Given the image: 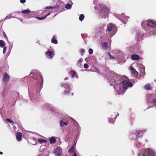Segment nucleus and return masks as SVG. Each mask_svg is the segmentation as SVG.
<instances>
[{"mask_svg": "<svg viewBox=\"0 0 156 156\" xmlns=\"http://www.w3.org/2000/svg\"><path fill=\"white\" fill-rule=\"evenodd\" d=\"M40 77L41 78V81L40 83V86L39 87L38 86H37L36 87L34 88V87L32 86L30 87H28L29 94L30 97V98L31 100L33 99L36 98V97L34 96L33 98L32 95L35 96V94L38 95L39 94V92L41 90L43 87V77L40 74Z\"/></svg>", "mask_w": 156, "mask_h": 156, "instance_id": "nucleus-2", "label": "nucleus"}, {"mask_svg": "<svg viewBox=\"0 0 156 156\" xmlns=\"http://www.w3.org/2000/svg\"><path fill=\"white\" fill-rule=\"evenodd\" d=\"M11 17H9L8 16H7L5 17V20H7V19H10V18Z\"/></svg>", "mask_w": 156, "mask_h": 156, "instance_id": "nucleus-53", "label": "nucleus"}, {"mask_svg": "<svg viewBox=\"0 0 156 156\" xmlns=\"http://www.w3.org/2000/svg\"><path fill=\"white\" fill-rule=\"evenodd\" d=\"M144 34L141 32H139L137 34V37L138 41H141L143 39Z\"/></svg>", "mask_w": 156, "mask_h": 156, "instance_id": "nucleus-16", "label": "nucleus"}, {"mask_svg": "<svg viewBox=\"0 0 156 156\" xmlns=\"http://www.w3.org/2000/svg\"><path fill=\"white\" fill-rule=\"evenodd\" d=\"M45 9H49V6H46L45 7Z\"/></svg>", "mask_w": 156, "mask_h": 156, "instance_id": "nucleus-57", "label": "nucleus"}, {"mask_svg": "<svg viewBox=\"0 0 156 156\" xmlns=\"http://www.w3.org/2000/svg\"><path fill=\"white\" fill-rule=\"evenodd\" d=\"M68 124L66 122H65L63 121L62 120H61L60 121V125L61 126H64V125L67 126Z\"/></svg>", "mask_w": 156, "mask_h": 156, "instance_id": "nucleus-25", "label": "nucleus"}, {"mask_svg": "<svg viewBox=\"0 0 156 156\" xmlns=\"http://www.w3.org/2000/svg\"><path fill=\"white\" fill-rule=\"evenodd\" d=\"M155 82L156 83V80H155Z\"/></svg>", "mask_w": 156, "mask_h": 156, "instance_id": "nucleus-64", "label": "nucleus"}, {"mask_svg": "<svg viewBox=\"0 0 156 156\" xmlns=\"http://www.w3.org/2000/svg\"><path fill=\"white\" fill-rule=\"evenodd\" d=\"M35 18L37 19L40 20H42L45 19V17L44 16L39 17L38 16L34 17Z\"/></svg>", "mask_w": 156, "mask_h": 156, "instance_id": "nucleus-37", "label": "nucleus"}, {"mask_svg": "<svg viewBox=\"0 0 156 156\" xmlns=\"http://www.w3.org/2000/svg\"><path fill=\"white\" fill-rule=\"evenodd\" d=\"M54 8V7L51 6H49V9H53Z\"/></svg>", "mask_w": 156, "mask_h": 156, "instance_id": "nucleus-56", "label": "nucleus"}, {"mask_svg": "<svg viewBox=\"0 0 156 156\" xmlns=\"http://www.w3.org/2000/svg\"><path fill=\"white\" fill-rule=\"evenodd\" d=\"M107 54L109 56V58L112 59H118V58L117 57H114L113 56L111 55L109 52H107Z\"/></svg>", "mask_w": 156, "mask_h": 156, "instance_id": "nucleus-30", "label": "nucleus"}, {"mask_svg": "<svg viewBox=\"0 0 156 156\" xmlns=\"http://www.w3.org/2000/svg\"><path fill=\"white\" fill-rule=\"evenodd\" d=\"M22 136V133L18 132L16 134V138L18 141H20L21 140Z\"/></svg>", "mask_w": 156, "mask_h": 156, "instance_id": "nucleus-18", "label": "nucleus"}, {"mask_svg": "<svg viewBox=\"0 0 156 156\" xmlns=\"http://www.w3.org/2000/svg\"><path fill=\"white\" fill-rule=\"evenodd\" d=\"M38 141L41 143H44L46 142V141L45 140L41 139H39L38 140Z\"/></svg>", "mask_w": 156, "mask_h": 156, "instance_id": "nucleus-36", "label": "nucleus"}, {"mask_svg": "<svg viewBox=\"0 0 156 156\" xmlns=\"http://www.w3.org/2000/svg\"><path fill=\"white\" fill-rule=\"evenodd\" d=\"M122 15L124 16V19L126 20H127L129 18V17L126 16L124 13L122 14Z\"/></svg>", "mask_w": 156, "mask_h": 156, "instance_id": "nucleus-42", "label": "nucleus"}, {"mask_svg": "<svg viewBox=\"0 0 156 156\" xmlns=\"http://www.w3.org/2000/svg\"><path fill=\"white\" fill-rule=\"evenodd\" d=\"M80 50L81 55L83 56L85 52V50L84 49H81Z\"/></svg>", "mask_w": 156, "mask_h": 156, "instance_id": "nucleus-38", "label": "nucleus"}, {"mask_svg": "<svg viewBox=\"0 0 156 156\" xmlns=\"http://www.w3.org/2000/svg\"><path fill=\"white\" fill-rule=\"evenodd\" d=\"M146 131L145 129L140 130L133 131L130 133L129 138L130 140H133L140 137Z\"/></svg>", "mask_w": 156, "mask_h": 156, "instance_id": "nucleus-4", "label": "nucleus"}, {"mask_svg": "<svg viewBox=\"0 0 156 156\" xmlns=\"http://www.w3.org/2000/svg\"><path fill=\"white\" fill-rule=\"evenodd\" d=\"M98 2V0H94L93 2V3L94 4H96Z\"/></svg>", "mask_w": 156, "mask_h": 156, "instance_id": "nucleus-52", "label": "nucleus"}, {"mask_svg": "<svg viewBox=\"0 0 156 156\" xmlns=\"http://www.w3.org/2000/svg\"><path fill=\"white\" fill-rule=\"evenodd\" d=\"M39 82L38 81V83L39 84Z\"/></svg>", "mask_w": 156, "mask_h": 156, "instance_id": "nucleus-62", "label": "nucleus"}, {"mask_svg": "<svg viewBox=\"0 0 156 156\" xmlns=\"http://www.w3.org/2000/svg\"><path fill=\"white\" fill-rule=\"evenodd\" d=\"M131 58L132 59L134 60H137L140 59L139 56L136 54H133L131 55Z\"/></svg>", "mask_w": 156, "mask_h": 156, "instance_id": "nucleus-17", "label": "nucleus"}, {"mask_svg": "<svg viewBox=\"0 0 156 156\" xmlns=\"http://www.w3.org/2000/svg\"><path fill=\"white\" fill-rule=\"evenodd\" d=\"M5 45V42L2 40H0V47L1 48L4 47Z\"/></svg>", "mask_w": 156, "mask_h": 156, "instance_id": "nucleus-28", "label": "nucleus"}, {"mask_svg": "<svg viewBox=\"0 0 156 156\" xmlns=\"http://www.w3.org/2000/svg\"><path fill=\"white\" fill-rule=\"evenodd\" d=\"M46 57L49 59H52L54 55V52L53 51H51L50 49H48L47 52H45Z\"/></svg>", "mask_w": 156, "mask_h": 156, "instance_id": "nucleus-8", "label": "nucleus"}, {"mask_svg": "<svg viewBox=\"0 0 156 156\" xmlns=\"http://www.w3.org/2000/svg\"><path fill=\"white\" fill-rule=\"evenodd\" d=\"M77 124L78 125V126L77 127V128L78 130L77 133H78L79 134H80L81 129L80 127L79 126L78 123H77Z\"/></svg>", "mask_w": 156, "mask_h": 156, "instance_id": "nucleus-35", "label": "nucleus"}, {"mask_svg": "<svg viewBox=\"0 0 156 156\" xmlns=\"http://www.w3.org/2000/svg\"><path fill=\"white\" fill-rule=\"evenodd\" d=\"M89 67V65L87 64L86 63L84 64V68L85 69H87Z\"/></svg>", "mask_w": 156, "mask_h": 156, "instance_id": "nucleus-44", "label": "nucleus"}, {"mask_svg": "<svg viewBox=\"0 0 156 156\" xmlns=\"http://www.w3.org/2000/svg\"><path fill=\"white\" fill-rule=\"evenodd\" d=\"M89 53L90 55H91L93 53V50L91 48H89L88 50Z\"/></svg>", "mask_w": 156, "mask_h": 156, "instance_id": "nucleus-43", "label": "nucleus"}, {"mask_svg": "<svg viewBox=\"0 0 156 156\" xmlns=\"http://www.w3.org/2000/svg\"><path fill=\"white\" fill-rule=\"evenodd\" d=\"M7 48L6 47H4L3 50V53L5 54V53Z\"/></svg>", "mask_w": 156, "mask_h": 156, "instance_id": "nucleus-48", "label": "nucleus"}, {"mask_svg": "<svg viewBox=\"0 0 156 156\" xmlns=\"http://www.w3.org/2000/svg\"><path fill=\"white\" fill-rule=\"evenodd\" d=\"M40 151L41 153L39 156H48V152L46 150V147L43 145L40 148Z\"/></svg>", "mask_w": 156, "mask_h": 156, "instance_id": "nucleus-6", "label": "nucleus"}, {"mask_svg": "<svg viewBox=\"0 0 156 156\" xmlns=\"http://www.w3.org/2000/svg\"><path fill=\"white\" fill-rule=\"evenodd\" d=\"M73 93H72V95H73Z\"/></svg>", "mask_w": 156, "mask_h": 156, "instance_id": "nucleus-63", "label": "nucleus"}, {"mask_svg": "<svg viewBox=\"0 0 156 156\" xmlns=\"http://www.w3.org/2000/svg\"><path fill=\"white\" fill-rule=\"evenodd\" d=\"M102 48L103 49H106L108 48V43L106 42H104L101 43Z\"/></svg>", "mask_w": 156, "mask_h": 156, "instance_id": "nucleus-20", "label": "nucleus"}, {"mask_svg": "<svg viewBox=\"0 0 156 156\" xmlns=\"http://www.w3.org/2000/svg\"><path fill=\"white\" fill-rule=\"evenodd\" d=\"M6 120L9 123H13V121L9 119H7Z\"/></svg>", "mask_w": 156, "mask_h": 156, "instance_id": "nucleus-45", "label": "nucleus"}, {"mask_svg": "<svg viewBox=\"0 0 156 156\" xmlns=\"http://www.w3.org/2000/svg\"><path fill=\"white\" fill-rule=\"evenodd\" d=\"M76 78H77V79H78V76H76Z\"/></svg>", "mask_w": 156, "mask_h": 156, "instance_id": "nucleus-60", "label": "nucleus"}, {"mask_svg": "<svg viewBox=\"0 0 156 156\" xmlns=\"http://www.w3.org/2000/svg\"><path fill=\"white\" fill-rule=\"evenodd\" d=\"M3 33L4 34V37L6 39L7 41H8V38L7 37V36L5 33L3 31Z\"/></svg>", "mask_w": 156, "mask_h": 156, "instance_id": "nucleus-46", "label": "nucleus"}, {"mask_svg": "<svg viewBox=\"0 0 156 156\" xmlns=\"http://www.w3.org/2000/svg\"><path fill=\"white\" fill-rule=\"evenodd\" d=\"M72 5L70 3H68L66 5L65 8L67 9H70L72 8Z\"/></svg>", "mask_w": 156, "mask_h": 156, "instance_id": "nucleus-32", "label": "nucleus"}, {"mask_svg": "<svg viewBox=\"0 0 156 156\" xmlns=\"http://www.w3.org/2000/svg\"><path fill=\"white\" fill-rule=\"evenodd\" d=\"M104 26V24H101V26H100L99 27V28L100 29L102 30Z\"/></svg>", "mask_w": 156, "mask_h": 156, "instance_id": "nucleus-47", "label": "nucleus"}, {"mask_svg": "<svg viewBox=\"0 0 156 156\" xmlns=\"http://www.w3.org/2000/svg\"><path fill=\"white\" fill-rule=\"evenodd\" d=\"M145 89L146 90H149L151 89V88L150 87V84H146L144 87Z\"/></svg>", "mask_w": 156, "mask_h": 156, "instance_id": "nucleus-29", "label": "nucleus"}, {"mask_svg": "<svg viewBox=\"0 0 156 156\" xmlns=\"http://www.w3.org/2000/svg\"><path fill=\"white\" fill-rule=\"evenodd\" d=\"M70 74L71 75V77L73 78L76 75V72L74 70H72L70 72Z\"/></svg>", "mask_w": 156, "mask_h": 156, "instance_id": "nucleus-33", "label": "nucleus"}, {"mask_svg": "<svg viewBox=\"0 0 156 156\" xmlns=\"http://www.w3.org/2000/svg\"><path fill=\"white\" fill-rule=\"evenodd\" d=\"M20 2L22 3H24L25 2L26 0H20Z\"/></svg>", "mask_w": 156, "mask_h": 156, "instance_id": "nucleus-50", "label": "nucleus"}, {"mask_svg": "<svg viewBox=\"0 0 156 156\" xmlns=\"http://www.w3.org/2000/svg\"><path fill=\"white\" fill-rule=\"evenodd\" d=\"M149 34H153L156 35V27L153 29H151V30L149 32Z\"/></svg>", "mask_w": 156, "mask_h": 156, "instance_id": "nucleus-23", "label": "nucleus"}, {"mask_svg": "<svg viewBox=\"0 0 156 156\" xmlns=\"http://www.w3.org/2000/svg\"><path fill=\"white\" fill-rule=\"evenodd\" d=\"M54 153L57 156H61L62 154V151L61 147H58L54 149Z\"/></svg>", "mask_w": 156, "mask_h": 156, "instance_id": "nucleus-10", "label": "nucleus"}, {"mask_svg": "<svg viewBox=\"0 0 156 156\" xmlns=\"http://www.w3.org/2000/svg\"><path fill=\"white\" fill-rule=\"evenodd\" d=\"M98 5L100 8L99 13L100 15L102 18H108V9L102 4H99Z\"/></svg>", "mask_w": 156, "mask_h": 156, "instance_id": "nucleus-3", "label": "nucleus"}, {"mask_svg": "<svg viewBox=\"0 0 156 156\" xmlns=\"http://www.w3.org/2000/svg\"><path fill=\"white\" fill-rule=\"evenodd\" d=\"M111 117L108 118V122L109 123L114 124L116 119L117 115L115 113H113L111 115Z\"/></svg>", "mask_w": 156, "mask_h": 156, "instance_id": "nucleus-9", "label": "nucleus"}, {"mask_svg": "<svg viewBox=\"0 0 156 156\" xmlns=\"http://www.w3.org/2000/svg\"><path fill=\"white\" fill-rule=\"evenodd\" d=\"M7 92V90L5 88H4L3 90V91L1 93V95L2 97H4L6 95Z\"/></svg>", "mask_w": 156, "mask_h": 156, "instance_id": "nucleus-26", "label": "nucleus"}, {"mask_svg": "<svg viewBox=\"0 0 156 156\" xmlns=\"http://www.w3.org/2000/svg\"><path fill=\"white\" fill-rule=\"evenodd\" d=\"M30 12V11L29 9H26L22 10L21 11V13L23 14H27L29 13Z\"/></svg>", "mask_w": 156, "mask_h": 156, "instance_id": "nucleus-34", "label": "nucleus"}, {"mask_svg": "<svg viewBox=\"0 0 156 156\" xmlns=\"http://www.w3.org/2000/svg\"><path fill=\"white\" fill-rule=\"evenodd\" d=\"M69 3H71L72 5L73 4L71 0H69Z\"/></svg>", "mask_w": 156, "mask_h": 156, "instance_id": "nucleus-55", "label": "nucleus"}, {"mask_svg": "<svg viewBox=\"0 0 156 156\" xmlns=\"http://www.w3.org/2000/svg\"><path fill=\"white\" fill-rule=\"evenodd\" d=\"M130 69L132 72L135 75H137L138 74V73L137 71H136L135 69L132 66L130 67Z\"/></svg>", "mask_w": 156, "mask_h": 156, "instance_id": "nucleus-22", "label": "nucleus"}, {"mask_svg": "<svg viewBox=\"0 0 156 156\" xmlns=\"http://www.w3.org/2000/svg\"><path fill=\"white\" fill-rule=\"evenodd\" d=\"M21 12H18V11H16V12H13V14L12 13V15H13L14 14H19V13H20Z\"/></svg>", "mask_w": 156, "mask_h": 156, "instance_id": "nucleus-51", "label": "nucleus"}, {"mask_svg": "<svg viewBox=\"0 0 156 156\" xmlns=\"http://www.w3.org/2000/svg\"><path fill=\"white\" fill-rule=\"evenodd\" d=\"M84 15L83 14H81L79 16V20L81 21H82L84 18Z\"/></svg>", "mask_w": 156, "mask_h": 156, "instance_id": "nucleus-31", "label": "nucleus"}, {"mask_svg": "<svg viewBox=\"0 0 156 156\" xmlns=\"http://www.w3.org/2000/svg\"><path fill=\"white\" fill-rule=\"evenodd\" d=\"M61 86L65 89L64 94L66 95L69 94L71 89L69 84L67 83H63Z\"/></svg>", "mask_w": 156, "mask_h": 156, "instance_id": "nucleus-7", "label": "nucleus"}, {"mask_svg": "<svg viewBox=\"0 0 156 156\" xmlns=\"http://www.w3.org/2000/svg\"><path fill=\"white\" fill-rule=\"evenodd\" d=\"M141 144L140 143L138 142L136 144V147H137L138 148H140L141 147Z\"/></svg>", "mask_w": 156, "mask_h": 156, "instance_id": "nucleus-41", "label": "nucleus"}, {"mask_svg": "<svg viewBox=\"0 0 156 156\" xmlns=\"http://www.w3.org/2000/svg\"><path fill=\"white\" fill-rule=\"evenodd\" d=\"M105 75L110 85L113 87L119 95H123L129 87L133 86L127 77L118 75L113 72L108 71Z\"/></svg>", "mask_w": 156, "mask_h": 156, "instance_id": "nucleus-1", "label": "nucleus"}, {"mask_svg": "<svg viewBox=\"0 0 156 156\" xmlns=\"http://www.w3.org/2000/svg\"><path fill=\"white\" fill-rule=\"evenodd\" d=\"M83 61V59L82 58H81L76 63V65L79 67H80L81 65V62Z\"/></svg>", "mask_w": 156, "mask_h": 156, "instance_id": "nucleus-27", "label": "nucleus"}, {"mask_svg": "<svg viewBox=\"0 0 156 156\" xmlns=\"http://www.w3.org/2000/svg\"><path fill=\"white\" fill-rule=\"evenodd\" d=\"M3 154V152L0 151V154Z\"/></svg>", "mask_w": 156, "mask_h": 156, "instance_id": "nucleus-59", "label": "nucleus"}, {"mask_svg": "<svg viewBox=\"0 0 156 156\" xmlns=\"http://www.w3.org/2000/svg\"><path fill=\"white\" fill-rule=\"evenodd\" d=\"M147 24V25L151 27V29H153L154 28L156 27V22L152 20H150L147 23L145 22Z\"/></svg>", "mask_w": 156, "mask_h": 156, "instance_id": "nucleus-11", "label": "nucleus"}, {"mask_svg": "<svg viewBox=\"0 0 156 156\" xmlns=\"http://www.w3.org/2000/svg\"><path fill=\"white\" fill-rule=\"evenodd\" d=\"M118 17H119V20L121 21H122V19H124V16H122V14L119 15Z\"/></svg>", "mask_w": 156, "mask_h": 156, "instance_id": "nucleus-40", "label": "nucleus"}, {"mask_svg": "<svg viewBox=\"0 0 156 156\" xmlns=\"http://www.w3.org/2000/svg\"><path fill=\"white\" fill-rule=\"evenodd\" d=\"M152 103L153 105L156 107V97H155V98L152 101Z\"/></svg>", "mask_w": 156, "mask_h": 156, "instance_id": "nucleus-39", "label": "nucleus"}, {"mask_svg": "<svg viewBox=\"0 0 156 156\" xmlns=\"http://www.w3.org/2000/svg\"><path fill=\"white\" fill-rule=\"evenodd\" d=\"M74 148L73 147H72L69 150V152L70 154L74 153L73 155V156H78L77 154L75 152H74Z\"/></svg>", "mask_w": 156, "mask_h": 156, "instance_id": "nucleus-19", "label": "nucleus"}, {"mask_svg": "<svg viewBox=\"0 0 156 156\" xmlns=\"http://www.w3.org/2000/svg\"><path fill=\"white\" fill-rule=\"evenodd\" d=\"M80 134H79L78 133H77V134L75 136L76 137V139L77 140L78 139L79 137V136Z\"/></svg>", "mask_w": 156, "mask_h": 156, "instance_id": "nucleus-49", "label": "nucleus"}, {"mask_svg": "<svg viewBox=\"0 0 156 156\" xmlns=\"http://www.w3.org/2000/svg\"><path fill=\"white\" fill-rule=\"evenodd\" d=\"M145 152L146 155L148 156H155L154 151L149 148L147 149Z\"/></svg>", "mask_w": 156, "mask_h": 156, "instance_id": "nucleus-13", "label": "nucleus"}, {"mask_svg": "<svg viewBox=\"0 0 156 156\" xmlns=\"http://www.w3.org/2000/svg\"><path fill=\"white\" fill-rule=\"evenodd\" d=\"M9 76L8 74L5 73L3 75L2 80L4 82H7L9 80Z\"/></svg>", "mask_w": 156, "mask_h": 156, "instance_id": "nucleus-15", "label": "nucleus"}, {"mask_svg": "<svg viewBox=\"0 0 156 156\" xmlns=\"http://www.w3.org/2000/svg\"><path fill=\"white\" fill-rule=\"evenodd\" d=\"M97 7V6H96L95 7V9H96V8Z\"/></svg>", "mask_w": 156, "mask_h": 156, "instance_id": "nucleus-61", "label": "nucleus"}, {"mask_svg": "<svg viewBox=\"0 0 156 156\" xmlns=\"http://www.w3.org/2000/svg\"><path fill=\"white\" fill-rule=\"evenodd\" d=\"M139 50V47L137 45L131 46L129 48V50L133 53H137Z\"/></svg>", "mask_w": 156, "mask_h": 156, "instance_id": "nucleus-12", "label": "nucleus"}, {"mask_svg": "<svg viewBox=\"0 0 156 156\" xmlns=\"http://www.w3.org/2000/svg\"><path fill=\"white\" fill-rule=\"evenodd\" d=\"M155 97L156 95L154 94H147V102H150L151 101H152L155 98Z\"/></svg>", "mask_w": 156, "mask_h": 156, "instance_id": "nucleus-14", "label": "nucleus"}, {"mask_svg": "<svg viewBox=\"0 0 156 156\" xmlns=\"http://www.w3.org/2000/svg\"><path fill=\"white\" fill-rule=\"evenodd\" d=\"M68 77H66L65 78L64 80H68Z\"/></svg>", "mask_w": 156, "mask_h": 156, "instance_id": "nucleus-58", "label": "nucleus"}, {"mask_svg": "<svg viewBox=\"0 0 156 156\" xmlns=\"http://www.w3.org/2000/svg\"><path fill=\"white\" fill-rule=\"evenodd\" d=\"M106 30L107 33L108 32H111L110 34V36L109 37H111L116 33L117 29L114 25L109 23L107 25Z\"/></svg>", "mask_w": 156, "mask_h": 156, "instance_id": "nucleus-5", "label": "nucleus"}, {"mask_svg": "<svg viewBox=\"0 0 156 156\" xmlns=\"http://www.w3.org/2000/svg\"><path fill=\"white\" fill-rule=\"evenodd\" d=\"M51 13V12H50L48 14H47L46 16H44V17H45V18L47 16H48L49 15H50V14Z\"/></svg>", "mask_w": 156, "mask_h": 156, "instance_id": "nucleus-54", "label": "nucleus"}, {"mask_svg": "<svg viewBox=\"0 0 156 156\" xmlns=\"http://www.w3.org/2000/svg\"><path fill=\"white\" fill-rule=\"evenodd\" d=\"M56 38V36L55 35H54L51 40V42L52 43L55 44H57L58 43V41Z\"/></svg>", "mask_w": 156, "mask_h": 156, "instance_id": "nucleus-21", "label": "nucleus"}, {"mask_svg": "<svg viewBox=\"0 0 156 156\" xmlns=\"http://www.w3.org/2000/svg\"><path fill=\"white\" fill-rule=\"evenodd\" d=\"M51 144H55L56 142V139L53 137H51L49 140Z\"/></svg>", "mask_w": 156, "mask_h": 156, "instance_id": "nucleus-24", "label": "nucleus"}]
</instances>
